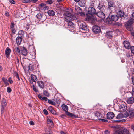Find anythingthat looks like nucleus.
<instances>
[{
    "label": "nucleus",
    "instance_id": "nucleus-1",
    "mask_svg": "<svg viewBox=\"0 0 134 134\" xmlns=\"http://www.w3.org/2000/svg\"><path fill=\"white\" fill-rule=\"evenodd\" d=\"M72 12V9L71 8L68 9L65 11L64 13L65 16L64 17V20H66V19H70V18H75L73 15Z\"/></svg>",
    "mask_w": 134,
    "mask_h": 134
},
{
    "label": "nucleus",
    "instance_id": "nucleus-2",
    "mask_svg": "<svg viewBox=\"0 0 134 134\" xmlns=\"http://www.w3.org/2000/svg\"><path fill=\"white\" fill-rule=\"evenodd\" d=\"M75 18H70V19H66V20H64L65 22L67 23V24L68 26V27L69 28V30H72L71 31H72V30L73 31H74L75 29L74 27V24L71 21L75 19Z\"/></svg>",
    "mask_w": 134,
    "mask_h": 134
},
{
    "label": "nucleus",
    "instance_id": "nucleus-3",
    "mask_svg": "<svg viewBox=\"0 0 134 134\" xmlns=\"http://www.w3.org/2000/svg\"><path fill=\"white\" fill-rule=\"evenodd\" d=\"M62 109L66 112V115L69 116L74 118H76L77 117L76 115L72 113L68 112V107L66 105L63 104L62 106Z\"/></svg>",
    "mask_w": 134,
    "mask_h": 134
},
{
    "label": "nucleus",
    "instance_id": "nucleus-4",
    "mask_svg": "<svg viewBox=\"0 0 134 134\" xmlns=\"http://www.w3.org/2000/svg\"><path fill=\"white\" fill-rule=\"evenodd\" d=\"M129 116L130 118H132L134 117V109H130L125 113L124 118Z\"/></svg>",
    "mask_w": 134,
    "mask_h": 134
},
{
    "label": "nucleus",
    "instance_id": "nucleus-5",
    "mask_svg": "<svg viewBox=\"0 0 134 134\" xmlns=\"http://www.w3.org/2000/svg\"><path fill=\"white\" fill-rule=\"evenodd\" d=\"M80 30L83 32L86 33L88 31L87 26L85 23H80L78 24Z\"/></svg>",
    "mask_w": 134,
    "mask_h": 134
},
{
    "label": "nucleus",
    "instance_id": "nucleus-6",
    "mask_svg": "<svg viewBox=\"0 0 134 134\" xmlns=\"http://www.w3.org/2000/svg\"><path fill=\"white\" fill-rule=\"evenodd\" d=\"M36 16L40 21L42 22L44 21L46 19V16L42 13L38 14Z\"/></svg>",
    "mask_w": 134,
    "mask_h": 134
},
{
    "label": "nucleus",
    "instance_id": "nucleus-7",
    "mask_svg": "<svg viewBox=\"0 0 134 134\" xmlns=\"http://www.w3.org/2000/svg\"><path fill=\"white\" fill-rule=\"evenodd\" d=\"M116 131L119 132V134H129V131L125 128L120 129Z\"/></svg>",
    "mask_w": 134,
    "mask_h": 134
},
{
    "label": "nucleus",
    "instance_id": "nucleus-8",
    "mask_svg": "<svg viewBox=\"0 0 134 134\" xmlns=\"http://www.w3.org/2000/svg\"><path fill=\"white\" fill-rule=\"evenodd\" d=\"M96 13V10L93 7H90L88 9V14L92 16Z\"/></svg>",
    "mask_w": 134,
    "mask_h": 134
},
{
    "label": "nucleus",
    "instance_id": "nucleus-9",
    "mask_svg": "<svg viewBox=\"0 0 134 134\" xmlns=\"http://www.w3.org/2000/svg\"><path fill=\"white\" fill-rule=\"evenodd\" d=\"M92 31L95 33H98L100 32V28L98 26L95 25L93 27Z\"/></svg>",
    "mask_w": 134,
    "mask_h": 134
},
{
    "label": "nucleus",
    "instance_id": "nucleus-10",
    "mask_svg": "<svg viewBox=\"0 0 134 134\" xmlns=\"http://www.w3.org/2000/svg\"><path fill=\"white\" fill-rule=\"evenodd\" d=\"M96 15L101 19H103L105 18V14L102 12H99L96 13Z\"/></svg>",
    "mask_w": 134,
    "mask_h": 134
},
{
    "label": "nucleus",
    "instance_id": "nucleus-11",
    "mask_svg": "<svg viewBox=\"0 0 134 134\" xmlns=\"http://www.w3.org/2000/svg\"><path fill=\"white\" fill-rule=\"evenodd\" d=\"M114 113L112 112H109L107 113V118L108 119H111L114 116Z\"/></svg>",
    "mask_w": 134,
    "mask_h": 134
},
{
    "label": "nucleus",
    "instance_id": "nucleus-12",
    "mask_svg": "<svg viewBox=\"0 0 134 134\" xmlns=\"http://www.w3.org/2000/svg\"><path fill=\"white\" fill-rule=\"evenodd\" d=\"M123 44L124 47L126 49H129L131 47L129 42L127 41H124Z\"/></svg>",
    "mask_w": 134,
    "mask_h": 134
},
{
    "label": "nucleus",
    "instance_id": "nucleus-13",
    "mask_svg": "<svg viewBox=\"0 0 134 134\" xmlns=\"http://www.w3.org/2000/svg\"><path fill=\"white\" fill-rule=\"evenodd\" d=\"M35 66L36 65L34 63L30 64L28 66L29 69L31 71H34V70H35V68L36 69Z\"/></svg>",
    "mask_w": 134,
    "mask_h": 134
},
{
    "label": "nucleus",
    "instance_id": "nucleus-14",
    "mask_svg": "<svg viewBox=\"0 0 134 134\" xmlns=\"http://www.w3.org/2000/svg\"><path fill=\"white\" fill-rule=\"evenodd\" d=\"M11 52L10 49L8 47H7L5 52V55L7 58H8L9 57Z\"/></svg>",
    "mask_w": 134,
    "mask_h": 134
},
{
    "label": "nucleus",
    "instance_id": "nucleus-15",
    "mask_svg": "<svg viewBox=\"0 0 134 134\" xmlns=\"http://www.w3.org/2000/svg\"><path fill=\"white\" fill-rule=\"evenodd\" d=\"M21 53L22 55L26 56L27 54V50L24 47H23L21 49Z\"/></svg>",
    "mask_w": 134,
    "mask_h": 134
},
{
    "label": "nucleus",
    "instance_id": "nucleus-16",
    "mask_svg": "<svg viewBox=\"0 0 134 134\" xmlns=\"http://www.w3.org/2000/svg\"><path fill=\"white\" fill-rule=\"evenodd\" d=\"M95 115L97 118L99 120H100L103 121V120L101 119L102 118V115L98 111L96 112L95 113Z\"/></svg>",
    "mask_w": 134,
    "mask_h": 134
},
{
    "label": "nucleus",
    "instance_id": "nucleus-17",
    "mask_svg": "<svg viewBox=\"0 0 134 134\" xmlns=\"http://www.w3.org/2000/svg\"><path fill=\"white\" fill-rule=\"evenodd\" d=\"M37 83L38 86L42 89H44V85L43 82L42 81H38L37 82Z\"/></svg>",
    "mask_w": 134,
    "mask_h": 134
},
{
    "label": "nucleus",
    "instance_id": "nucleus-18",
    "mask_svg": "<svg viewBox=\"0 0 134 134\" xmlns=\"http://www.w3.org/2000/svg\"><path fill=\"white\" fill-rule=\"evenodd\" d=\"M127 109V106L123 104L121 105L119 107L120 110L121 112H124Z\"/></svg>",
    "mask_w": 134,
    "mask_h": 134
},
{
    "label": "nucleus",
    "instance_id": "nucleus-19",
    "mask_svg": "<svg viewBox=\"0 0 134 134\" xmlns=\"http://www.w3.org/2000/svg\"><path fill=\"white\" fill-rule=\"evenodd\" d=\"M111 17L112 20H113V21H117L119 18L118 16L115 15H112Z\"/></svg>",
    "mask_w": 134,
    "mask_h": 134
},
{
    "label": "nucleus",
    "instance_id": "nucleus-20",
    "mask_svg": "<svg viewBox=\"0 0 134 134\" xmlns=\"http://www.w3.org/2000/svg\"><path fill=\"white\" fill-rule=\"evenodd\" d=\"M47 13L50 16H53L55 14V12L54 11L51 10H48Z\"/></svg>",
    "mask_w": 134,
    "mask_h": 134
},
{
    "label": "nucleus",
    "instance_id": "nucleus-21",
    "mask_svg": "<svg viewBox=\"0 0 134 134\" xmlns=\"http://www.w3.org/2000/svg\"><path fill=\"white\" fill-rule=\"evenodd\" d=\"M127 101L128 103H132L134 102V98L132 97H130L127 99Z\"/></svg>",
    "mask_w": 134,
    "mask_h": 134
},
{
    "label": "nucleus",
    "instance_id": "nucleus-22",
    "mask_svg": "<svg viewBox=\"0 0 134 134\" xmlns=\"http://www.w3.org/2000/svg\"><path fill=\"white\" fill-rule=\"evenodd\" d=\"M112 31L108 32L106 33V36L107 37L109 38H111L113 37Z\"/></svg>",
    "mask_w": 134,
    "mask_h": 134
},
{
    "label": "nucleus",
    "instance_id": "nucleus-23",
    "mask_svg": "<svg viewBox=\"0 0 134 134\" xmlns=\"http://www.w3.org/2000/svg\"><path fill=\"white\" fill-rule=\"evenodd\" d=\"M22 38L21 37H18L16 38V43L18 45H20L21 43Z\"/></svg>",
    "mask_w": 134,
    "mask_h": 134
},
{
    "label": "nucleus",
    "instance_id": "nucleus-24",
    "mask_svg": "<svg viewBox=\"0 0 134 134\" xmlns=\"http://www.w3.org/2000/svg\"><path fill=\"white\" fill-rule=\"evenodd\" d=\"M38 97L40 100H44L45 101H47L48 100V99L46 97H42V96L40 94H39L38 96Z\"/></svg>",
    "mask_w": 134,
    "mask_h": 134
},
{
    "label": "nucleus",
    "instance_id": "nucleus-25",
    "mask_svg": "<svg viewBox=\"0 0 134 134\" xmlns=\"http://www.w3.org/2000/svg\"><path fill=\"white\" fill-rule=\"evenodd\" d=\"M125 113L124 114L122 113H120L117 116L116 118L118 119H122L123 117H124Z\"/></svg>",
    "mask_w": 134,
    "mask_h": 134
},
{
    "label": "nucleus",
    "instance_id": "nucleus-26",
    "mask_svg": "<svg viewBox=\"0 0 134 134\" xmlns=\"http://www.w3.org/2000/svg\"><path fill=\"white\" fill-rule=\"evenodd\" d=\"M31 77L32 81L34 82H35L37 80L36 76L35 75L31 74Z\"/></svg>",
    "mask_w": 134,
    "mask_h": 134
},
{
    "label": "nucleus",
    "instance_id": "nucleus-27",
    "mask_svg": "<svg viewBox=\"0 0 134 134\" xmlns=\"http://www.w3.org/2000/svg\"><path fill=\"white\" fill-rule=\"evenodd\" d=\"M30 26V25L28 23L25 24L24 25V29L25 31H27L29 30Z\"/></svg>",
    "mask_w": 134,
    "mask_h": 134
},
{
    "label": "nucleus",
    "instance_id": "nucleus-28",
    "mask_svg": "<svg viewBox=\"0 0 134 134\" xmlns=\"http://www.w3.org/2000/svg\"><path fill=\"white\" fill-rule=\"evenodd\" d=\"M7 104V102H6V100L4 99H3L1 103V107H5Z\"/></svg>",
    "mask_w": 134,
    "mask_h": 134
},
{
    "label": "nucleus",
    "instance_id": "nucleus-29",
    "mask_svg": "<svg viewBox=\"0 0 134 134\" xmlns=\"http://www.w3.org/2000/svg\"><path fill=\"white\" fill-rule=\"evenodd\" d=\"M47 123L49 125H50L51 126V127L53 126V121L52 120L49 118H48L47 119Z\"/></svg>",
    "mask_w": 134,
    "mask_h": 134
},
{
    "label": "nucleus",
    "instance_id": "nucleus-30",
    "mask_svg": "<svg viewBox=\"0 0 134 134\" xmlns=\"http://www.w3.org/2000/svg\"><path fill=\"white\" fill-rule=\"evenodd\" d=\"M48 108L49 111L52 114L54 115H56V113L55 111L51 107H48Z\"/></svg>",
    "mask_w": 134,
    "mask_h": 134
},
{
    "label": "nucleus",
    "instance_id": "nucleus-31",
    "mask_svg": "<svg viewBox=\"0 0 134 134\" xmlns=\"http://www.w3.org/2000/svg\"><path fill=\"white\" fill-rule=\"evenodd\" d=\"M133 19L132 18H131L127 22L126 24V25H131L133 23Z\"/></svg>",
    "mask_w": 134,
    "mask_h": 134
},
{
    "label": "nucleus",
    "instance_id": "nucleus-32",
    "mask_svg": "<svg viewBox=\"0 0 134 134\" xmlns=\"http://www.w3.org/2000/svg\"><path fill=\"white\" fill-rule=\"evenodd\" d=\"M114 25L118 27H121L122 25L121 23L119 22H115L114 23Z\"/></svg>",
    "mask_w": 134,
    "mask_h": 134
},
{
    "label": "nucleus",
    "instance_id": "nucleus-33",
    "mask_svg": "<svg viewBox=\"0 0 134 134\" xmlns=\"http://www.w3.org/2000/svg\"><path fill=\"white\" fill-rule=\"evenodd\" d=\"M18 35L20 36L19 37H21L22 38L24 34V32L23 31L20 30H19L18 32Z\"/></svg>",
    "mask_w": 134,
    "mask_h": 134
},
{
    "label": "nucleus",
    "instance_id": "nucleus-34",
    "mask_svg": "<svg viewBox=\"0 0 134 134\" xmlns=\"http://www.w3.org/2000/svg\"><path fill=\"white\" fill-rule=\"evenodd\" d=\"M124 13L122 12L121 10H119L117 13L118 15L121 17H122L124 15Z\"/></svg>",
    "mask_w": 134,
    "mask_h": 134
},
{
    "label": "nucleus",
    "instance_id": "nucleus-35",
    "mask_svg": "<svg viewBox=\"0 0 134 134\" xmlns=\"http://www.w3.org/2000/svg\"><path fill=\"white\" fill-rule=\"evenodd\" d=\"M126 28L129 31H131L132 30V28L131 25H126Z\"/></svg>",
    "mask_w": 134,
    "mask_h": 134
},
{
    "label": "nucleus",
    "instance_id": "nucleus-36",
    "mask_svg": "<svg viewBox=\"0 0 134 134\" xmlns=\"http://www.w3.org/2000/svg\"><path fill=\"white\" fill-rule=\"evenodd\" d=\"M106 21L109 24H111L113 23V20H112L111 18H107L106 19Z\"/></svg>",
    "mask_w": 134,
    "mask_h": 134
},
{
    "label": "nucleus",
    "instance_id": "nucleus-37",
    "mask_svg": "<svg viewBox=\"0 0 134 134\" xmlns=\"http://www.w3.org/2000/svg\"><path fill=\"white\" fill-rule=\"evenodd\" d=\"M86 15H87V16L86 18L87 20L89 21L92 20V16L91 15V16H89L88 15H87V14H86Z\"/></svg>",
    "mask_w": 134,
    "mask_h": 134
},
{
    "label": "nucleus",
    "instance_id": "nucleus-38",
    "mask_svg": "<svg viewBox=\"0 0 134 134\" xmlns=\"http://www.w3.org/2000/svg\"><path fill=\"white\" fill-rule=\"evenodd\" d=\"M113 3L111 1H109L108 2V6L110 8L111 7H113Z\"/></svg>",
    "mask_w": 134,
    "mask_h": 134
},
{
    "label": "nucleus",
    "instance_id": "nucleus-39",
    "mask_svg": "<svg viewBox=\"0 0 134 134\" xmlns=\"http://www.w3.org/2000/svg\"><path fill=\"white\" fill-rule=\"evenodd\" d=\"M43 93L45 96H46L49 97V94L47 91L46 90L43 91Z\"/></svg>",
    "mask_w": 134,
    "mask_h": 134
},
{
    "label": "nucleus",
    "instance_id": "nucleus-40",
    "mask_svg": "<svg viewBox=\"0 0 134 134\" xmlns=\"http://www.w3.org/2000/svg\"><path fill=\"white\" fill-rule=\"evenodd\" d=\"M19 46H18L17 47H15V51L16 52L18 53H20V50L19 48Z\"/></svg>",
    "mask_w": 134,
    "mask_h": 134
},
{
    "label": "nucleus",
    "instance_id": "nucleus-41",
    "mask_svg": "<svg viewBox=\"0 0 134 134\" xmlns=\"http://www.w3.org/2000/svg\"><path fill=\"white\" fill-rule=\"evenodd\" d=\"M79 9L80 10V11L78 13L80 15L83 16L84 15V13L82 12V10L79 7Z\"/></svg>",
    "mask_w": 134,
    "mask_h": 134
},
{
    "label": "nucleus",
    "instance_id": "nucleus-42",
    "mask_svg": "<svg viewBox=\"0 0 134 134\" xmlns=\"http://www.w3.org/2000/svg\"><path fill=\"white\" fill-rule=\"evenodd\" d=\"M54 2L53 0H49L46 2L47 4H52Z\"/></svg>",
    "mask_w": 134,
    "mask_h": 134
},
{
    "label": "nucleus",
    "instance_id": "nucleus-43",
    "mask_svg": "<svg viewBox=\"0 0 134 134\" xmlns=\"http://www.w3.org/2000/svg\"><path fill=\"white\" fill-rule=\"evenodd\" d=\"M32 88L34 91L35 92H38V90L36 88L35 86L33 84L32 85Z\"/></svg>",
    "mask_w": 134,
    "mask_h": 134
},
{
    "label": "nucleus",
    "instance_id": "nucleus-44",
    "mask_svg": "<svg viewBox=\"0 0 134 134\" xmlns=\"http://www.w3.org/2000/svg\"><path fill=\"white\" fill-rule=\"evenodd\" d=\"M130 48L131 53L134 54V46H131Z\"/></svg>",
    "mask_w": 134,
    "mask_h": 134
},
{
    "label": "nucleus",
    "instance_id": "nucleus-45",
    "mask_svg": "<svg viewBox=\"0 0 134 134\" xmlns=\"http://www.w3.org/2000/svg\"><path fill=\"white\" fill-rule=\"evenodd\" d=\"M4 107H1V114H2L3 113L4 110L5 109Z\"/></svg>",
    "mask_w": 134,
    "mask_h": 134
},
{
    "label": "nucleus",
    "instance_id": "nucleus-46",
    "mask_svg": "<svg viewBox=\"0 0 134 134\" xmlns=\"http://www.w3.org/2000/svg\"><path fill=\"white\" fill-rule=\"evenodd\" d=\"M48 103L51 104L53 105L54 104V102L51 100L48 99Z\"/></svg>",
    "mask_w": 134,
    "mask_h": 134
},
{
    "label": "nucleus",
    "instance_id": "nucleus-47",
    "mask_svg": "<svg viewBox=\"0 0 134 134\" xmlns=\"http://www.w3.org/2000/svg\"><path fill=\"white\" fill-rule=\"evenodd\" d=\"M14 27V24L12 22L11 23V25L10 26V29H13Z\"/></svg>",
    "mask_w": 134,
    "mask_h": 134
},
{
    "label": "nucleus",
    "instance_id": "nucleus-48",
    "mask_svg": "<svg viewBox=\"0 0 134 134\" xmlns=\"http://www.w3.org/2000/svg\"><path fill=\"white\" fill-rule=\"evenodd\" d=\"M15 77L16 78H18V80H19L20 78H19V75L17 73L15 72Z\"/></svg>",
    "mask_w": 134,
    "mask_h": 134
},
{
    "label": "nucleus",
    "instance_id": "nucleus-49",
    "mask_svg": "<svg viewBox=\"0 0 134 134\" xmlns=\"http://www.w3.org/2000/svg\"><path fill=\"white\" fill-rule=\"evenodd\" d=\"M9 2L12 4H15V2L14 0H9Z\"/></svg>",
    "mask_w": 134,
    "mask_h": 134
},
{
    "label": "nucleus",
    "instance_id": "nucleus-50",
    "mask_svg": "<svg viewBox=\"0 0 134 134\" xmlns=\"http://www.w3.org/2000/svg\"><path fill=\"white\" fill-rule=\"evenodd\" d=\"M43 111L44 113L46 115H48V112L47 110L44 109L43 110Z\"/></svg>",
    "mask_w": 134,
    "mask_h": 134
},
{
    "label": "nucleus",
    "instance_id": "nucleus-51",
    "mask_svg": "<svg viewBox=\"0 0 134 134\" xmlns=\"http://www.w3.org/2000/svg\"><path fill=\"white\" fill-rule=\"evenodd\" d=\"M7 92L10 93L11 91V89L9 87H8L7 88Z\"/></svg>",
    "mask_w": 134,
    "mask_h": 134
},
{
    "label": "nucleus",
    "instance_id": "nucleus-52",
    "mask_svg": "<svg viewBox=\"0 0 134 134\" xmlns=\"http://www.w3.org/2000/svg\"><path fill=\"white\" fill-rule=\"evenodd\" d=\"M2 80L5 83H6L7 82V79L4 78L3 77L2 79Z\"/></svg>",
    "mask_w": 134,
    "mask_h": 134
},
{
    "label": "nucleus",
    "instance_id": "nucleus-53",
    "mask_svg": "<svg viewBox=\"0 0 134 134\" xmlns=\"http://www.w3.org/2000/svg\"><path fill=\"white\" fill-rule=\"evenodd\" d=\"M12 30H11V31H12V33L13 34H15V32H16V30H15V29H14V28H13V29H12Z\"/></svg>",
    "mask_w": 134,
    "mask_h": 134
},
{
    "label": "nucleus",
    "instance_id": "nucleus-54",
    "mask_svg": "<svg viewBox=\"0 0 134 134\" xmlns=\"http://www.w3.org/2000/svg\"><path fill=\"white\" fill-rule=\"evenodd\" d=\"M5 15L7 17L9 16V12H6L5 14Z\"/></svg>",
    "mask_w": 134,
    "mask_h": 134
},
{
    "label": "nucleus",
    "instance_id": "nucleus-55",
    "mask_svg": "<svg viewBox=\"0 0 134 134\" xmlns=\"http://www.w3.org/2000/svg\"><path fill=\"white\" fill-rule=\"evenodd\" d=\"M37 0H28V2H32L34 3H35L36 2Z\"/></svg>",
    "mask_w": 134,
    "mask_h": 134
},
{
    "label": "nucleus",
    "instance_id": "nucleus-56",
    "mask_svg": "<svg viewBox=\"0 0 134 134\" xmlns=\"http://www.w3.org/2000/svg\"><path fill=\"white\" fill-rule=\"evenodd\" d=\"M29 123L31 125H34V122L32 121H30L29 122Z\"/></svg>",
    "mask_w": 134,
    "mask_h": 134
},
{
    "label": "nucleus",
    "instance_id": "nucleus-57",
    "mask_svg": "<svg viewBox=\"0 0 134 134\" xmlns=\"http://www.w3.org/2000/svg\"><path fill=\"white\" fill-rule=\"evenodd\" d=\"M40 5L41 7H44L45 5V4L43 3H41L40 4Z\"/></svg>",
    "mask_w": 134,
    "mask_h": 134
},
{
    "label": "nucleus",
    "instance_id": "nucleus-58",
    "mask_svg": "<svg viewBox=\"0 0 134 134\" xmlns=\"http://www.w3.org/2000/svg\"><path fill=\"white\" fill-rule=\"evenodd\" d=\"M132 96H134V87L132 88Z\"/></svg>",
    "mask_w": 134,
    "mask_h": 134
},
{
    "label": "nucleus",
    "instance_id": "nucleus-59",
    "mask_svg": "<svg viewBox=\"0 0 134 134\" xmlns=\"http://www.w3.org/2000/svg\"><path fill=\"white\" fill-rule=\"evenodd\" d=\"M126 56L127 57H129L130 56V53H129L127 52V53L126 54Z\"/></svg>",
    "mask_w": 134,
    "mask_h": 134
},
{
    "label": "nucleus",
    "instance_id": "nucleus-60",
    "mask_svg": "<svg viewBox=\"0 0 134 134\" xmlns=\"http://www.w3.org/2000/svg\"><path fill=\"white\" fill-rule=\"evenodd\" d=\"M105 134H109V132L108 130H106L105 131Z\"/></svg>",
    "mask_w": 134,
    "mask_h": 134
},
{
    "label": "nucleus",
    "instance_id": "nucleus-61",
    "mask_svg": "<svg viewBox=\"0 0 134 134\" xmlns=\"http://www.w3.org/2000/svg\"><path fill=\"white\" fill-rule=\"evenodd\" d=\"M132 81L133 84L134 85V77H133L132 78Z\"/></svg>",
    "mask_w": 134,
    "mask_h": 134
},
{
    "label": "nucleus",
    "instance_id": "nucleus-62",
    "mask_svg": "<svg viewBox=\"0 0 134 134\" xmlns=\"http://www.w3.org/2000/svg\"><path fill=\"white\" fill-rule=\"evenodd\" d=\"M61 117L62 118H64L65 117V115H61Z\"/></svg>",
    "mask_w": 134,
    "mask_h": 134
},
{
    "label": "nucleus",
    "instance_id": "nucleus-63",
    "mask_svg": "<svg viewBox=\"0 0 134 134\" xmlns=\"http://www.w3.org/2000/svg\"><path fill=\"white\" fill-rule=\"evenodd\" d=\"M131 127H132V129L134 131V124H133V125H132Z\"/></svg>",
    "mask_w": 134,
    "mask_h": 134
},
{
    "label": "nucleus",
    "instance_id": "nucleus-64",
    "mask_svg": "<svg viewBox=\"0 0 134 134\" xmlns=\"http://www.w3.org/2000/svg\"><path fill=\"white\" fill-rule=\"evenodd\" d=\"M131 34L133 36H134V32H131Z\"/></svg>",
    "mask_w": 134,
    "mask_h": 134
}]
</instances>
